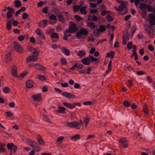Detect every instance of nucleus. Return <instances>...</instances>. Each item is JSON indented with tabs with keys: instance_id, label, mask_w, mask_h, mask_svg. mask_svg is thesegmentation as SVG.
<instances>
[{
	"instance_id": "f257e3e1",
	"label": "nucleus",
	"mask_w": 155,
	"mask_h": 155,
	"mask_svg": "<svg viewBox=\"0 0 155 155\" xmlns=\"http://www.w3.org/2000/svg\"><path fill=\"white\" fill-rule=\"evenodd\" d=\"M88 33L87 31L85 28H81L80 30L78 31L76 34L75 36L77 37L78 38L81 37L82 35H87Z\"/></svg>"
},
{
	"instance_id": "f03ea898",
	"label": "nucleus",
	"mask_w": 155,
	"mask_h": 155,
	"mask_svg": "<svg viewBox=\"0 0 155 155\" xmlns=\"http://www.w3.org/2000/svg\"><path fill=\"white\" fill-rule=\"evenodd\" d=\"M66 124L69 127H74L78 129H80V127H79V123L76 121L72 122H68Z\"/></svg>"
},
{
	"instance_id": "7ed1b4c3",
	"label": "nucleus",
	"mask_w": 155,
	"mask_h": 155,
	"mask_svg": "<svg viewBox=\"0 0 155 155\" xmlns=\"http://www.w3.org/2000/svg\"><path fill=\"white\" fill-rule=\"evenodd\" d=\"M17 70V68L16 65H13L12 66L11 70V74L13 77H17L18 76Z\"/></svg>"
},
{
	"instance_id": "20e7f679",
	"label": "nucleus",
	"mask_w": 155,
	"mask_h": 155,
	"mask_svg": "<svg viewBox=\"0 0 155 155\" xmlns=\"http://www.w3.org/2000/svg\"><path fill=\"white\" fill-rule=\"evenodd\" d=\"M78 29V28L76 25L74 23H73L69 25V30H67V32L73 33L74 32Z\"/></svg>"
},
{
	"instance_id": "39448f33",
	"label": "nucleus",
	"mask_w": 155,
	"mask_h": 155,
	"mask_svg": "<svg viewBox=\"0 0 155 155\" xmlns=\"http://www.w3.org/2000/svg\"><path fill=\"white\" fill-rule=\"evenodd\" d=\"M35 32L38 36L42 39H45V34L42 30L39 28H37Z\"/></svg>"
},
{
	"instance_id": "423d86ee",
	"label": "nucleus",
	"mask_w": 155,
	"mask_h": 155,
	"mask_svg": "<svg viewBox=\"0 0 155 155\" xmlns=\"http://www.w3.org/2000/svg\"><path fill=\"white\" fill-rule=\"evenodd\" d=\"M127 139L125 138H120L119 140V142L121 143H123V145H120L123 148H125L127 147L128 144L127 143Z\"/></svg>"
},
{
	"instance_id": "0eeeda50",
	"label": "nucleus",
	"mask_w": 155,
	"mask_h": 155,
	"mask_svg": "<svg viewBox=\"0 0 155 155\" xmlns=\"http://www.w3.org/2000/svg\"><path fill=\"white\" fill-rule=\"evenodd\" d=\"M14 48L17 51L22 53L23 51V48L21 45L17 43H15L14 44Z\"/></svg>"
},
{
	"instance_id": "6e6552de",
	"label": "nucleus",
	"mask_w": 155,
	"mask_h": 155,
	"mask_svg": "<svg viewBox=\"0 0 155 155\" xmlns=\"http://www.w3.org/2000/svg\"><path fill=\"white\" fill-rule=\"evenodd\" d=\"M27 48L29 51L32 53L34 55L36 56L38 55L39 52L36 49L30 46H28Z\"/></svg>"
},
{
	"instance_id": "1a4fd4ad",
	"label": "nucleus",
	"mask_w": 155,
	"mask_h": 155,
	"mask_svg": "<svg viewBox=\"0 0 155 155\" xmlns=\"http://www.w3.org/2000/svg\"><path fill=\"white\" fill-rule=\"evenodd\" d=\"M61 94L64 97L69 98L73 99L75 97V96L73 94L68 93L67 92H63Z\"/></svg>"
},
{
	"instance_id": "9d476101",
	"label": "nucleus",
	"mask_w": 155,
	"mask_h": 155,
	"mask_svg": "<svg viewBox=\"0 0 155 155\" xmlns=\"http://www.w3.org/2000/svg\"><path fill=\"white\" fill-rule=\"evenodd\" d=\"M149 17L151 18L150 20V22L151 25H155V16L152 13L148 14Z\"/></svg>"
},
{
	"instance_id": "9b49d317",
	"label": "nucleus",
	"mask_w": 155,
	"mask_h": 155,
	"mask_svg": "<svg viewBox=\"0 0 155 155\" xmlns=\"http://www.w3.org/2000/svg\"><path fill=\"white\" fill-rule=\"evenodd\" d=\"M38 59V58L36 56H29L26 58V62L29 63L31 61H36Z\"/></svg>"
},
{
	"instance_id": "f8f14e48",
	"label": "nucleus",
	"mask_w": 155,
	"mask_h": 155,
	"mask_svg": "<svg viewBox=\"0 0 155 155\" xmlns=\"http://www.w3.org/2000/svg\"><path fill=\"white\" fill-rule=\"evenodd\" d=\"M89 57L83 58L81 60L82 63L85 65H89L91 63V60Z\"/></svg>"
},
{
	"instance_id": "ddd939ff",
	"label": "nucleus",
	"mask_w": 155,
	"mask_h": 155,
	"mask_svg": "<svg viewBox=\"0 0 155 155\" xmlns=\"http://www.w3.org/2000/svg\"><path fill=\"white\" fill-rule=\"evenodd\" d=\"M32 66L36 69H38L42 70H45L46 68L45 67L41 66L39 64H35L32 65Z\"/></svg>"
},
{
	"instance_id": "4468645a",
	"label": "nucleus",
	"mask_w": 155,
	"mask_h": 155,
	"mask_svg": "<svg viewBox=\"0 0 155 155\" xmlns=\"http://www.w3.org/2000/svg\"><path fill=\"white\" fill-rule=\"evenodd\" d=\"M34 82L32 80H28L26 83V86L27 88H30L33 87Z\"/></svg>"
},
{
	"instance_id": "2eb2a0df",
	"label": "nucleus",
	"mask_w": 155,
	"mask_h": 155,
	"mask_svg": "<svg viewBox=\"0 0 155 155\" xmlns=\"http://www.w3.org/2000/svg\"><path fill=\"white\" fill-rule=\"evenodd\" d=\"M26 141L27 143L32 148L34 147L35 145H36V143L34 141L30 140V139H27L26 140Z\"/></svg>"
},
{
	"instance_id": "dca6fc26",
	"label": "nucleus",
	"mask_w": 155,
	"mask_h": 155,
	"mask_svg": "<svg viewBox=\"0 0 155 155\" xmlns=\"http://www.w3.org/2000/svg\"><path fill=\"white\" fill-rule=\"evenodd\" d=\"M32 98L35 101H40L41 99V97L40 94H38L33 95L32 96Z\"/></svg>"
},
{
	"instance_id": "f3484780",
	"label": "nucleus",
	"mask_w": 155,
	"mask_h": 155,
	"mask_svg": "<svg viewBox=\"0 0 155 155\" xmlns=\"http://www.w3.org/2000/svg\"><path fill=\"white\" fill-rule=\"evenodd\" d=\"M63 104L64 106L70 109H72L74 108V105H73V104H71L69 103L65 102H63Z\"/></svg>"
},
{
	"instance_id": "a211bd4d",
	"label": "nucleus",
	"mask_w": 155,
	"mask_h": 155,
	"mask_svg": "<svg viewBox=\"0 0 155 155\" xmlns=\"http://www.w3.org/2000/svg\"><path fill=\"white\" fill-rule=\"evenodd\" d=\"M58 108L59 109L57 110V112L58 113L61 114H64L65 113L66 108L64 107L58 106Z\"/></svg>"
},
{
	"instance_id": "6ab92c4d",
	"label": "nucleus",
	"mask_w": 155,
	"mask_h": 155,
	"mask_svg": "<svg viewBox=\"0 0 155 155\" xmlns=\"http://www.w3.org/2000/svg\"><path fill=\"white\" fill-rule=\"evenodd\" d=\"M127 3L126 2H122L119 6V11H122L126 6Z\"/></svg>"
},
{
	"instance_id": "aec40b11",
	"label": "nucleus",
	"mask_w": 155,
	"mask_h": 155,
	"mask_svg": "<svg viewBox=\"0 0 155 155\" xmlns=\"http://www.w3.org/2000/svg\"><path fill=\"white\" fill-rule=\"evenodd\" d=\"M87 6H84L80 8V12L82 14L85 15L87 13L86 11Z\"/></svg>"
},
{
	"instance_id": "412c9836",
	"label": "nucleus",
	"mask_w": 155,
	"mask_h": 155,
	"mask_svg": "<svg viewBox=\"0 0 155 155\" xmlns=\"http://www.w3.org/2000/svg\"><path fill=\"white\" fill-rule=\"evenodd\" d=\"M80 136L79 134H76L73 136L71 138V140L73 141H77L80 139Z\"/></svg>"
},
{
	"instance_id": "4be33fe9",
	"label": "nucleus",
	"mask_w": 155,
	"mask_h": 155,
	"mask_svg": "<svg viewBox=\"0 0 155 155\" xmlns=\"http://www.w3.org/2000/svg\"><path fill=\"white\" fill-rule=\"evenodd\" d=\"M61 51L63 53L67 56H69L70 54V52L69 50L66 48H64L62 49Z\"/></svg>"
},
{
	"instance_id": "5701e85b",
	"label": "nucleus",
	"mask_w": 155,
	"mask_h": 155,
	"mask_svg": "<svg viewBox=\"0 0 155 155\" xmlns=\"http://www.w3.org/2000/svg\"><path fill=\"white\" fill-rule=\"evenodd\" d=\"M37 140L38 143L41 145H45V143L43 141V140L42 139L41 137L40 136H37Z\"/></svg>"
},
{
	"instance_id": "b1692460",
	"label": "nucleus",
	"mask_w": 155,
	"mask_h": 155,
	"mask_svg": "<svg viewBox=\"0 0 155 155\" xmlns=\"http://www.w3.org/2000/svg\"><path fill=\"white\" fill-rule=\"evenodd\" d=\"M5 144L1 143L0 145V153L5 152L6 150L5 148Z\"/></svg>"
},
{
	"instance_id": "393cba45",
	"label": "nucleus",
	"mask_w": 155,
	"mask_h": 155,
	"mask_svg": "<svg viewBox=\"0 0 155 155\" xmlns=\"http://www.w3.org/2000/svg\"><path fill=\"white\" fill-rule=\"evenodd\" d=\"M129 40V37L128 35L124 36L123 38V44L125 45L126 44L127 41Z\"/></svg>"
},
{
	"instance_id": "a878e982",
	"label": "nucleus",
	"mask_w": 155,
	"mask_h": 155,
	"mask_svg": "<svg viewBox=\"0 0 155 155\" xmlns=\"http://www.w3.org/2000/svg\"><path fill=\"white\" fill-rule=\"evenodd\" d=\"M101 32L99 28L95 29L94 31V34L95 36H98L100 35Z\"/></svg>"
},
{
	"instance_id": "bb28decb",
	"label": "nucleus",
	"mask_w": 155,
	"mask_h": 155,
	"mask_svg": "<svg viewBox=\"0 0 155 155\" xmlns=\"http://www.w3.org/2000/svg\"><path fill=\"white\" fill-rule=\"evenodd\" d=\"M14 13V10L8 11L7 13V17L9 19L12 17V14Z\"/></svg>"
},
{
	"instance_id": "cd10ccee",
	"label": "nucleus",
	"mask_w": 155,
	"mask_h": 155,
	"mask_svg": "<svg viewBox=\"0 0 155 155\" xmlns=\"http://www.w3.org/2000/svg\"><path fill=\"white\" fill-rule=\"evenodd\" d=\"M86 54V53L84 51H80L78 53V55L81 57H84Z\"/></svg>"
},
{
	"instance_id": "c85d7f7f",
	"label": "nucleus",
	"mask_w": 155,
	"mask_h": 155,
	"mask_svg": "<svg viewBox=\"0 0 155 155\" xmlns=\"http://www.w3.org/2000/svg\"><path fill=\"white\" fill-rule=\"evenodd\" d=\"M134 45L133 44L132 42L131 41L129 42L127 45V48L129 50H130L131 48H133V45Z\"/></svg>"
},
{
	"instance_id": "c756f323",
	"label": "nucleus",
	"mask_w": 155,
	"mask_h": 155,
	"mask_svg": "<svg viewBox=\"0 0 155 155\" xmlns=\"http://www.w3.org/2000/svg\"><path fill=\"white\" fill-rule=\"evenodd\" d=\"M114 52L111 51L107 53L106 57H110L112 58H114Z\"/></svg>"
},
{
	"instance_id": "7c9ffc66",
	"label": "nucleus",
	"mask_w": 155,
	"mask_h": 155,
	"mask_svg": "<svg viewBox=\"0 0 155 155\" xmlns=\"http://www.w3.org/2000/svg\"><path fill=\"white\" fill-rule=\"evenodd\" d=\"M99 29L101 32L105 31L106 29V27L104 25H101L99 26Z\"/></svg>"
},
{
	"instance_id": "2f4dec72",
	"label": "nucleus",
	"mask_w": 155,
	"mask_h": 155,
	"mask_svg": "<svg viewBox=\"0 0 155 155\" xmlns=\"http://www.w3.org/2000/svg\"><path fill=\"white\" fill-rule=\"evenodd\" d=\"M51 37L53 38H59V35L58 34L55 32H54L53 34H52L51 35Z\"/></svg>"
},
{
	"instance_id": "473e14b6",
	"label": "nucleus",
	"mask_w": 155,
	"mask_h": 155,
	"mask_svg": "<svg viewBox=\"0 0 155 155\" xmlns=\"http://www.w3.org/2000/svg\"><path fill=\"white\" fill-rule=\"evenodd\" d=\"M88 26L91 29H93L95 28L94 24L92 22H89L87 24Z\"/></svg>"
},
{
	"instance_id": "72a5a7b5",
	"label": "nucleus",
	"mask_w": 155,
	"mask_h": 155,
	"mask_svg": "<svg viewBox=\"0 0 155 155\" xmlns=\"http://www.w3.org/2000/svg\"><path fill=\"white\" fill-rule=\"evenodd\" d=\"M15 6L16 7H20L21 5V2L19 0H16L15 1Z\"/></svg>"
},
{
	"instance_id": "f704fd0d",
	"label": "nucleus",
	"mask_w": 155,
	"mask_h": 155,
	"mask_svg": "<svg viewBox=\"0 0 155 155\" xmlns=\"http://www.w3.org/2000/svg\"><path fill=\"white\" fill-rule=\"evenodd\" d=\"M84 121L85 123V126L86 127H87V125L88 124V123L89 122L90 119L88 117H86L84 118L83 120Z\"/></svg>"
},
{
	"instance_id": "c9c22d12",
	"label": "nucleus",
	"mask_w": 155,
	"mask_h": 155,
	"mask_svg": "<svg viewBox=\"0 0 155 155\" xmlns=\"http://www.w3.org/2000/svg\"><path fill=\"white\" fill-rule=\"evenodd\" d=\"M11 60V54L8 53L6 54V62H9Z\"/></svg>"
},
{
	"instance_id": "e433bc0d",
	"label": "nucleus",
	"mask_w": 155,
	"mask_h": 155,
	"mask_svg": "<svg viewBox=\"0 0 155 155\" xmlns=\"http://www.w3.org/2000/svg\"><path fill=\"white\" fill-rule=\"evenodd\" d=\"M64 138L63 136H60L58 137L57 139V143L58 144H60L64 139Z\"/></svg>"
},
{
	"instance_id": "4c0bfd02",
	"label": "nucleus",
	"mask_w": 155,
	"mask_h": 155,
	"mask_svg": "<svg viewBox=\"0 0 155 155\" xmlns=\"http://www.w3.org/2000/svg\"><path fill=\"white\" fill-rule=\"evenodd\" d=\"M32 148L38 152L39 151L41 150L40 148L37 143H36V145H35L34 147Z\"/></svg>"
},
{
	"instance_id": "58836bf2",
	"label": "nucleus",
	"mask_w": 155,
	"mask_h": 155,
	"mask_svg": "<svg viewBox=\"0 0 155 155\" xmlns=\"http://www.w3.org/2000/svg\"><path fill=\"white\" fill-rule=\"evenodd\" d=\"M15 146L13 143H8L7 144V148L8 149L10 150H12V148Z\"/></svg>"
},
{
	"instance_id": "ea45409f",
	"label": "nucleus",
	"mask_w": 155,
	"mask_h": 155,
	"mask_svg": "<svg viewBox=\"0 0 155 155\" xmlns=\"http://www.w3.org/2000/svg\"><path fill=\"white\" fill-rule=\"evenodd\" d=\"M139 7L141 10H142L144 9L146 7V5L144 3H141L139 5Z\"/></svg>"
},
{
	"instance_id": "a19ab883",
	"label": "nucleus",
	"mask_w": 155,
	"mask_h": 155,
	"mask_svg": "<svg viewBox=\"0 0 155 155\" xmlns=\"http://www.w3.org/2000/svg\"><path fill=\"white\" fill-rule=\"evenodd\" d=\"M11 21L10 20L9 22L7 23L6 25V27L8 30H10L11 29L12 26H11Z\"/></svg>"
},
{
	"instance_id": "79ce46f5",
	"label": "nucleus",
	"mask_w": 155,
	"mask_h": 155,
	"mask_svg": "<svg viewBox=\"0 0 155 155\" xmlns=\"http://www.w3.org/2000/svg\"><path fill=\"white\" fill-rule=\"evenodd\" d=\"M57 17L60 20L61 22L64 23V17L61 15H57Z\"/></svg>"
},
{
	"instance_id": "37998d69",
	"label": "nucleus",
	"mask_w": 155,
	"mask_h": 155,
	"mask_svg": "<svg viewBox=\"0 0 155 155\" xmlns=\"http://www.w3.org/2000/svg\"><path fill=\"white\" fill-rule=\"evenodd\" d=\"M110 12L109 11L102 10L101 11V15L102 16H104L106 15V14L109 13Z\"/></svg>"
},
{
	"instance_id": "c03bdc74",
	"label": "nucleus",
	"mask_w": 155,
	"mask_h": 155,
	"mask_svg": "<svg viewBox=\"0 0 155 155\" xmlns=\"http://www.w3.org/2000/svg\"><path fill=\"white\" fill-rule=\"evenodd\" d=\"M60 62L61 64L63 65H65L67 63L66 59L64 58H62L61 59Z\"/></svg>"
},
{
	"instance_id": "a18cd8bd",
	"label": "nucleus",
	"mask_w": 155,
	"mask_h": 155,
	"mask_svg": "<svg viewBox=\"0 0 155 155\" xmlns=\"http://www.w3.org/2000/svg\"><path fill=\"white\" fill-rule=\"evenodd\" d=\"M127 84L128 87H130L133 85L132 80L131 79L128 80Z\"/></svg>"
},
{
	"instance_id": "49530a36",
	"label": "nucleus",
	"mask_w": 155,
	"mask_h": 155,
	"mask_svg": "<svg viewBox=\"0 0 155 155\" xmlns=\"http://www.w3.org/2000/svg\"><path fill=\"white\" fill-rule=\"evenodd\" d=\"M49 18L51 20H55V21L57 20L56 16L54 14L51 15L49 17Z\"/></svg>"
},
{
	"instance_id": "de8ad7c7",
	"label": "nucleus",
	"mask_w": 155,
	"mask_h": 155,
	"mask_svg": "<svg viewBox=\"0 0 155 155\" xmlns=\"http://www.w3.org/2000/svg\"><path fill=\"white\" fill-rule=\"evenodd\" d=\"M80 8V6L78 5H75L73 6V10L74 12L77 11Z\"/></svg>"
},
{
	"instance_id": "09e8293b",
	"label": "nucleus",
	"mask_w": 155,
	"mask_h": 155,
	"mask_svg": "<svg viewBox=\"0 0 155 155\" xmlns=\"http://www.w3.org/2000/svg\"><path fill=\"white\" fill-rule=\"evenodd\" d=\"M38 78L41 81H44L46 79V78L44 75H38Z\"/></svg>"
},
{
	"instance_id": "8fccbe9b",
	"label": "nucleus",
	"mask_w": 155,
	"mask_h": 155,
	"mask_svg": "<svg viewBox=\"0 0 155 155\" xmlns=\"http://www.w3.org/2000/svg\"><path fill=\"white\" fill-rule=\"evenodd\" d=\"M3 91L5 93H7L10 91V90L8 87H6L4 88Z\"/></svg>"
},
{
	"instance_id": "3c124183",
	"label": "nucleus",
	"mask_w": 155,
	"mask_h": 155,
	"mask_svg": "<svg viewBox=\"0 0 155 155\" xmlns=\"http://www.w3.org/2000/svg\"><path fill=\"white\" fill-rule=\"evenodd\" d=\"M106 18L107 20L109 21H112L114 20L113 18L109 15H108L106 16Z\"/></svg>"
},
{
	"instance_id": "603ef678",
	"label": "nucleus",
	"mask_w": 155,
	"mask_h": 155,
	"mask_svg": "<svg viewBox=\"0 0 155 155\" xmlns=\"http://www.w3.org/2000/svg\"><path fill=\"white\" fill-rule=\"evenodd\" d=\"M133 48L134 49V50L133 51V55L134 56L136 55H137V53H136V49H137V47L136 45H133Z\"/></svg>"
},
{
	"instance_id": "864d4df0",
	"label": "nucleus",
	"mask_w": 155,
	"mask_h": 155,
	"mask_svg": "<svg viewBox=\"0 0 155 155\" xmlns=\"http://www.w3.org/2000/svg\"><path fill=\"white\" fill-rule=\"evenodd\" d=\"M90 59L91 61L92 62L97 61H98V58H94L93 57H90L89 56Z\"/></svg>"
},
{
	"instance_id": "5fc2aeb1",
	"label": "nucleus",
	"mask_w": 155,
	"mask_h": 155,
	"mask_svg": "<svg viewBox=\"0 0 155 155\" xmlns=\"http://www.w3.org/2000/svg\"><path fill=\"white\" fill-rule=\"evenodd\" d=\"M124 105L127 107H128L130 106L129 103L127 101H125L123 102Z\"/></svg>"
},
{
	"instance_id": "6e6d98bb",
	"label": "nucleus",
	"mask_w": 155,
	"mask_h": 155,
	"mask_svg": "<svg viewBox=\"0 0 155 155\" xmlns=\"http://www.w3.org/2000/svg\"><path fill=\"white\" fill-rule=\"evenodd\" d=\"M28 16V15L27 13L24 12L23 13L22 15V18L23 19H25L27 18Z\"/></svg>"
},
{
	"instance_id": "4d7b16f0",
	"label": "nucleus",
	"mask_w": 155,
	"mask_h": 155,
	"mask_svg": "<svg viewBox=\"0 0 155 155\" xmlns=\"http://www.w3.org/2000/svg\"><path fill=\"white\" fill-rule=\"evenodd\" d=\"M144 0H135V5L137 6L139 4L140 2H143Z\"/></svg>"
},
{
	"instance_id": "13d9d810",
	"label": "nucleus",
	"mask_w": 155,
	"mask_h": 155,
	"mask_svg": "<svg viewBox=\"0 0 155 155\" xmlns=\"http://www.w3.org/2000/svg\"><path fill=\"white\" fill-rule=\"evenodd\" d=\"M74 18L78 21H80L82 19L81 17L78 15H75L74 16Z\"/></svg>"
},
{
	"instance_id": "bf43d9fd",
	"label": "nucleus",
	"mask_w": 155,
	"mask_h": 155,
	"mask_svg": "<svg viewBox=\"0 0 155 155\" xmlns=\"http://www.w3.org/2000/svg\"><path fill=\"white\" fill-rule=\"evenodd\" d=\"M147 9L148 11L150 12H153V7L150 5L147 6Z\"/></svg>"
},
{
	"instance_id": "052dcab7",
	"label": "nucleus",
	"mask_w": 155,
	"mask_h": 155,
	"mask_svg": "<svg viewBox=\"0 0 155 155\" xmlns=\"http://www.w3.org/2000/svg\"><path fill=\"white\" fill-rule=\"evenodd\" d=\"M54 30L53 28H51L49 30H48L47 31V32L48 33L50 34L51 35L52 34H53L54 33Z\"/></svg>"
},
{
	"instance_id": "680f3d73",
	"label": "nucleus",
	"mask_w": 155,
	"mask_h": 155,
	"mask_svg": "<svg viewBox=\"0 0 155 155\" xmlns=\"http://www.w3.org/2000/svg\"><path fill=\"white\" fill-rule=\"evenodd\" d=\"M136 29L137 27L136 25H134L131 28L132 33H133V34H134L136 30Z\"/></svg>"
},
{
	"instance_id": "e2e57ef3",
	"label": "nucleus",
	"mask_w": 155,
	"mask_h": 155,
	"mask_svg": "<svg viewBox=\"0 0 155 155\" xmlns=\"http://www.w3.org/2000/svg\"><path fill=\"white\" fill-rule=\"evenodd\" d=\"M96 48H91L90 50L89 51V53L90 54H93L94 52H95V51H96Z\"/></svg>"
},
{
	"instance_id": "0e129e2a",
	"label": "nucleus",
	"mask_w": 155,
	"mask_h": 155,
	"mask_svg": "<svg viewBox=\"0 0 155 155\" xmlns=\"http://www.w3.org/2000/svg\"><path fill=\"white\" fill-rule=\"evenodd\" d=\"M27 74V72L26 71H24L21 73L19 75V77H24L26 76Z\"/></svg>"
},
{
	"instance_id": "69168bd1",
	"label": "nucleus",
	"mask_w": 155,
	"mask_h": 155,
	"mask_svg": "<svg viewBox=\"0 0 155 155\" xmlns=\"http://www.w3.org/2000/svg\"><path fill=\"white\" fill-rule=\"evenodd\" d=\"M90 7L91 8H95L97 6V4L96 3H90Z\"/></svg>"
},
{
	"instance_id": "338daca9",
	"label": "nucleus",
	"mask_w": 155,
	"mask_h": 155,
	"mask_svg": "<svg viewBox=\"0 0 155 155\" xmlns=\"http://www.w3.org/2000/svg\"><path fill=\"white\" fill-rule=\"evenodd\" d=\"M24 37L22 35H20L18 37V39L21 41H23L24 40Z\"/></svg>"
},
{
	"instance_id": "774afa93",
	"label": "nucleus",
	"mask_w": 155,
	"mask_h": 155,
	"mask_svg": "<svg viewBox=\"0 0 155 155\" xmlns=\"http://www.w3.org/2000/svg\"><path fill=\"white\" fill-rule=\"evenodd\" d=\"M5 113L6 114L7 116L8 117H10L13 115V114L11 112H7Z\"/></svg>"
}]
</instances>
